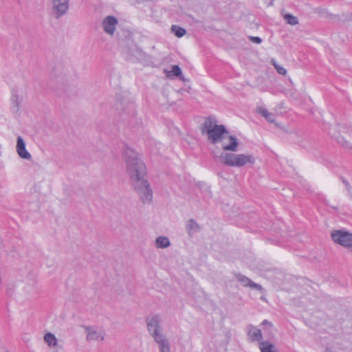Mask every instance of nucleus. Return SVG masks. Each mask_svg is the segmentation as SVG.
Wrapping results in <instances>:
<instances>
[{"label":"nucleus","mask_w":352,"mask_h":352,"mask_svg":"<svg viewBox=\"0 0 352 352\" xmlns=\"http://www.w3.org/2000/svg\"><path fill=\"white\" fill-rule=\"evenodd\" d=\"M123 155L131 185L143 204H151L153 190L146 179L147 172L144 163L139 158L138 153L129 147L125 148Z\"/></svg>","instance_id":"obj_1"},{"label":"nucleus","mask_w":352,"mask_h":352,"mask_svg":"<svg viewBox=\"0 0 352 352\" xmlns=\"http://www.w3.org/2000/svg\"><path fill=\"white\" fill-rule=\"evenodd\" d=\"M248 336L250 337L251 342H258L259 345L261 342H264V341H263L261 330L256 328V327L252 324L248 326Z\"/></svg>","instance_id":"obj_12"},{"label":"nucleus","mask_w":352,"mask_h":352,"mask_svg":"<svg viewBox=\"0 0 352 352\" xmlns=\"http://www.w3.org/2000/svg\"><path fill=\"white\" fill-rule=\"evenodd\" d=\"M214 161L230 167H241L247 164H254L255 159L252 155L221 153L213 156Z\"/></svg>","instance_id":"obj_3"},{"label":"nucleus","mask_w":352,"mask_h":352,"mask_svg":"<svg viewBox=\"0 0 352 352\" xmlns=\"http://www.w3.org/2000/svg\"><path fill=\"white\" fill-rule=\"evenodd\" d=\"M147 330L154 339L164 335L161 327V318L159 315L154 314L146 318Z\"/></svg>","instance_id":"obj_4"},{"label":"nucleus","mask_w":352,"mask_h":352,"mask_svg":"<svg viewBox=\"0 0 352 352\" xmlns=\"http://www.w3.org/2000/svg\"><path fill=\"white\" fill-rule=\"evenodd\" d=\"M259 349L261 352H278L275 346L268 341L261 342Z\"/></svg>","instance_id":"obj_16"},{"label":"nucleus","mask_w":352,"mask_h":352,"mask_svg":"<svg viewBox=\"0 0 352 352\" xmlns=\"http://www.w3.org/2000/svg\"><path fill=\"white\" fill-rule=\"evenodd\" d=\"M171 32L178 38L182 37L186 33V30L184 28L177 25L171 26Z\"/></svg>","instance_id":"obj_19"},{"label":"nucleus","mask_w":352,"mask_h":352,"mask_svg":"<svg viewBox=\"0 0 352 352\" xmlns=\"http://www.w3.org/2000/svg\"><path fill=\"white\" fill-rule=\"evenodd\" d=\"M171 72L173 74V75L176 77H177L181 80H184V76L182 74V69L179 67L177 65H174L172 66V70Z\"/></svg>","instance_id":"obj_20"},{"label":"nucleus","mask_w":352,"mask_h":352,"mask_svg":"<svg viewBox=\"0 0 352 352\" xmlns=\"http://www.w3.org/2000/svg\"><path fill=\"white\" fill-rule=\"evenodd\" d=\"M155 245L157 248H166L170 245V242L168 237L160 236L155 239Z\"/></svg>","instance_id":"obj_15"},{"label":"nucleus","mask_w":352,"mask_h":352,"mask_svg":"<svg viewBox=\"0 0 352 352\" xmlns=\"http://www.w3.org/2000/svg\"><path fill=\"white\" fill-rule=\"evenodd\" d=\"M118 23L117 18L113 16H108L102 21L103 30L107 34L113 35L116 30V25Z\"/></svg>","instance_id":"obj_9"},{"label":"nucleus","mask_w":352,"mask_h":352,"mask_svg":"<svg viewBox=\"0 0 352 352\" xmlns=\"http://www.w3.org/2000/svg\"><path fill=\"white\" fill-rule=\"evenodd\" d=\"M337 142L338 144L342 145L345 149L352 150V145L343 137L338 136L337 138Z\"/></svg>","instance_id":"obj_23"},{"label":"nucleus","mask_w":352,"mask_h":352,"mask_svg":"<svg viewBox=\"0 0 352 352\" xmlns=\"http://www.w3.org/2000/svg\"><path fill=\"white\" fill-rule=\"evenodd\" d=\"M284 19L287 21V23L292 25H295L298 24V18L293 16L291 14H285L283 16Z\"/></svg>","instance_id":"obj_21"},{"label":"nucleus","mask_w":352,"mask_h":352,"mask_svg":"<svg viewBox=\"0 0 352 352\" xmlns=\"http://www.w3.org/2000/svg\"><path fill=\"white\" fill-rule=\"evenodd\" d=\"M332 240L346 248H352V234L342 230H334L331 233Z\"/></svg>","instance_id":"obj_5"},{"label":"nucleus","mask_w":352,"mask_h":352,"mask_svg":"<svg viewBox=\"0 0 352 352\" xmlns=\"http://www.w3.org/2000/svg\"><path fill=\"white\" fill-rule=\"evenodd\" d=\"M257 112L263 116L269 122L273 123L275 121V116L269 112L267 109L259 108Z\"/></svg>","instance_id":"obj_17"},{"label":"nucleus","mask_w":352,"mask_h":352,"mask_svg":"<svg viewBox=\"0 0 352 352\" xmlns=\"http://www.w3.org/2000/svg\"><path fill=\"white\" fill-rule=\"evenodd\" d=\"M186 229L188 234L192 236L193 234L199 232L201 227L195 219H190L188 221Z\"/></svg>","instance_id":"obj_14"},{"label":"nucleus","mask_w":352,"mask_h":352,"mask_svg":"<svg viewBox=\"0 0 352 352\" xmlns=\"http://www.w3.org/2000/svg\"><path fill=\"white\" fill-rule=\"evenodd\" d=\"M249 39L252 42L256 43V44H259L262 42L261 38H260L258 36H249Z\"/></svg>","instance_id":"obj_25"},{"label":"nucleus","mask_w":352,"mask_h":352,"mask_svg":"<svg viewBox=\"0 0 352 352\" xmlns=\"http://www.w3.org/2000/svg\"><path fill=\"white\" fill-rule=\"evenodd\" d=\"M84 328L87 333L86 340L88 342L104 340L105 336L104 331L97 330L96 327L91 326H85Z\"/></svg>","instance_id":"obj_7"},{"label":"nucleus","mask_w":352,"mask_h":352,"mask_svg":"<svg viewBox=\"0 0 352 352\" xmlns=\"http://www.w3.org/2000/svg\"><path fill=\"white\" fill-rule=\"evenodd\" d=\"M6 352H8V351H6Z\"/></svg>","instance_id":"obj_28"},{"label":"nucleus","mask_w":352,"mask_h":352,"mask_svg":"<svg viewBox=\"0 0 352 352\" xmlns=\"http://www.w3.org/2000/svg\"><path fill=\"white\" fill-rule=\"evenodd\" d=\"M25 145V142L23 138L18 136L16 148L19 156L24 160H30L32 156L30 153L27 151Z\"/></svg>","instance_id":"obj_10"},{"label":"nucleus","mask_w":352,"mask_h":352,"mask_svg":"<svg viewBox=\"0 0 352 352\" xmlns=\"http://www.w3.org/2000/svg\"><path fill=\"white\" fill-rule=\"evenodd\" d=\"M234 276L239 281L243 286L244 287H250L252 289H255L258 291H262L263 287L261 285H258L253 281H252L249 278L246 277L245 276L240 274V273H235Z\"/></svg>","instance_id":"obj_11"},{"label":"nucleus","mask_w":352,"mask_h":352,"mask_svg":"<svg viewBox=\"0 0 352 352\" xmlns=\"http://www.w3.org/2000/svg\"><path fill=\"white\" fill-rule=\"evenodd\" d=\"M154 340L158 344L160 352H170L169 342L164 335L154 339Z\"/></svg>","instance_id":"obj_13"},{"label":"nucleus","mask_w":352,"mask_h":352,"mask_svg":"<svg viewBox=\"0 0 352 352\" xmlns=\"http://www.w3.org/2000/svg\"><path fill=\"white\" fill-rule=\"evenodd\" d=\"M274 67L276 69V72L281 75H285L287 74V70L283 66H280L276 63H274Z\"/></svg>","instance_id":"obj_24"},{"label":"nucleus","mask_w":352,"mask_h":352,"mask_svg":"<svg viewBox=\"0 0 352 352\" xmlns=\"http://www.w3.org/2000/svg\"><path fill=\"white\" fill-rule=\"evenodd\" d=\"M11 101L14 111H17L20 105V100L18 94L15 92H13L12 94Z\"/></svg>","instance_id":"obj_22"},{"label":"nucleus","mask_w":352,"mask_h":352,"mask_svg":"<svg viewBox=\"0 0 352 352\" xmlns=\"http://www.w3.org/2000/svg\"><path fill=\"white\" fill-rule=\"evenodd\" d=\"M261 325L267 326L269 328H272L273 327V324L271 322L268 321L267 320H264L261 322Z\"/></svg>","instance_id":"obj_26"},{"label":"nucleus","mask_w":352,"mask_h":352,"mask_svg":"<svg viewBox=\"0 0 352 352\" xmlns=\"http://www.w3.org/2000/svg\"><path fill=\"white\" fill-rule=\"evenodd\" d=\"M116 108L120 113L133 115L134 113L135 104L133 102L129 101L127 99L122 98L121 100H117L116 103Z\"/></svg>","instance_id":"obj_6"},{"label":"nucleus","mask_w":352,"mask_h":352,"mask_svg":"<svg viewBox=\"0 0 352 352\" xmlns=\"http://www.w3.org/2000/svg\"><path fill=\"white\" fill-rule=\"evenodd\" d=\"M44 340L50 346H54L57 344V339L56 336L52 333H46L44 336Z\"/></svg>","instance_id":"obj_18"},{"label":"nucleus","mask_w":352,"mask_h":352,"mask_svg":"<svg viewBox=\"0 0 352 352\" xmlns=\"http://www.w3.org/2000/svg\"><path fill=\"white\" fill-rule=\"evenodd\" d=\"M69 0H53V8L56 18L58 19L65 14L69 8Z\"/></svg>","instance_id":"obj_8"},{"label":"nucleus","mask_w":352,"mask_h":352,"mask_svg":"<svg viewBox=\"0 0 352 352\" xmlns=\"http://www.w3.org/2000/svg\"><path fill=\"white\" fill-rule=\"evenodd\" d=\"M342 182L345 184V186L347 188L349 187V183L348 182L347 180H346L345 179H342Z\"/></svg>","instance_id":"obj_27"},{"label":"nucleus","mask_w":352,"mask_h":352,"mask_svg":"<svg viewBox=\"0 0 352 352\" xmlns=\"http://www.w3.org/2000/svg\"><path fill=\"white\" fill-rule=\"evenodd\" d=\"M200 130L202 135H206L208 140L212 144L219 143L228 138L230 144H222V149L226 151L236 152L238 150L239 142L236 138L229 135V131L223 124H217V120L214 116L205 118Z\"/></svg>","instance_id":"obj_2"}]
</instances>
